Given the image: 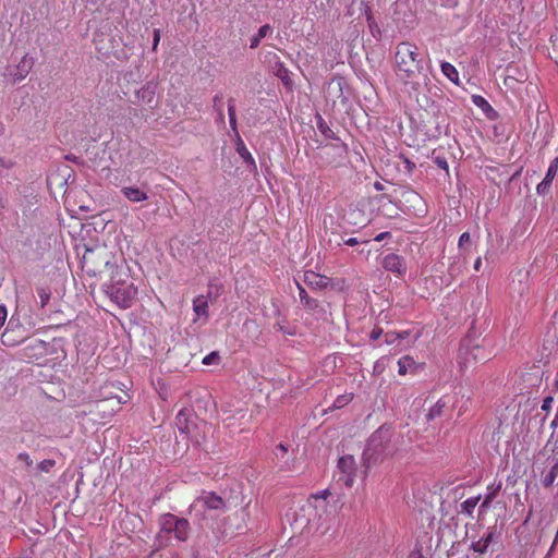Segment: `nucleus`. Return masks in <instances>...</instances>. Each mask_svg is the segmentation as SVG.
Returning <instances> with one entry per match:
<instances>
[{
    "label": "nucleus",
    "instance_id": "dca6fc26",
    "mask_svg": "<svg viewBox=\"0 0 558 558\" xmlns=\"http://www.w3.org/2000/svg\"><path fill=\"white\" fill-rule=\"evenodd\" d=\"M193 310L197 318L207 316L208 303L204 295H198L193 300Z\"/></svg>",
    "mask_w": 558,
    "mask_h": 558
},
{
    "label": "nucleus",
    "instance_id": "7c9ffc66",
    "mask_svg": "<svg viewBox=\"0 0 558 558\" xmlns=\"http://www.w3.org/2000/svg\"><path fill=\"white\" fill-rule=\"evenodd\" d=\"M54 466V461L53 460H44L39 463V469L44 472H49L51 468Z\"/></svg>",
    "mask_w": 558,
    "mask_h": 558
},
{
    "label": "nucleus",
    "instance_id": "79ce46f5",
    "mask_svg": "<svg viewBox=\"0 0 558 558\" xmlns=\"http://www.w3.org/2000/svg\"><path fill=\"white\" fill-rule=\"evenodd\" d=\"M461 272V266L457 267L456 265L449 266V274L454 277L458 276Z\"/></svg>",
    "mask_w": 558,
    "mask_h": 558
},
{
    "label": "nucleus",
    "instance_id": "b1692460",
    "mask_svg": "<svg viewBox=\"0 0 558 558\" xmlns=\"http://www.w3.org/2000/svg\"><path fill=\"white\" fill-rule=\"evenodd\" d=\"M480 501V496L477 497H470L468 499H465L462 504H461V508H462V512L469 514V515H472L475 507L477 506Z\"/></svg>",
    "mask_w": 558,
    "mask_h": 558
},
{
    "label": "nucleus",
    "instance_id": "1a4fd4ad",
    "mask_svg": "<svg viewBox=\"0 0 558 558\" xmlns=\"http://www.w3.org/2000/svg\"><path fill=\"white\" fill-rule=\"evenodd\" d=\"M383 267L391 272H395L399 276H403L405 274L407 267L403 258L398 254H388L383 259Z\"/></svg>",
    "mask_w": 558,
    "mask_h": 558
},
{
    "label": "nucleus",
    "instance_id": "3c124183",
    "mask_svg": "<svg viewBox=\"0 0 558 558\" xmlns=\"http://www.w3.org/2000/svg\"><path fill=\"white\" fill-rule=\"evenodd\" d=\"M277 448H278L279 450H281L283 453H286V452H287V450H288V449H287V447H286L284 445H282V444H280Z\"/></svg>",
    "mask_w": 558,
    "mask_h": 558
},
{
    "label": "nucleus",
    "instance_id": "37998d69",
    "mask_svg": "<svg viewBox=\"0 0 558 558\" xmlns=\"http://www.w3.org/2000/svg\"><path fill=\"white\" fill-rule=\"evenodd\" d=\"M402 335H395V333H387L386 335V342L387 343H393L396 339L402 338Z\"/></svg>",
    "mask_w": 558,
    "mask_h": 558
},
{
    "label": "nucleus",
    "instance_id": "72a5a7b5",
    "mask_svg": "<svg viewBox=\"0 0 558 558\" xmlns=\"http://www.w3.org/2000/svg\"><path fill=\"white\" fill-rule=\"evenodd\" d=\"M385 367V359L378 360L374 365V373L380 374Z\"/></svg>",
    "mask_w": 558,
    "mask_h": 558
},
{
    "label": "nucleus",
    "instance_id": "4468645a",
    "mask_svg": "<svg viewBox=\"0 0 558 558\" xmlns=\"http://www.w3.org/2000/svg\"><path fill=\"white\" fill-rule=\"evenodd\" d=\"M494 532L489 531L484 537L481 539L473 542L471 548L477 554H485L488 550L489 545L493 542Z\"/></svg>",
    "mask_w": 558,
    "mask_h": 558
},
{
    "label": "nucleus",
    "instance_id": "f3484780",
    "mask_svg": "<svg viewBox=\"0 0 558 558\" xmlns=\"http://www.w3.org/2000/svg\"><path fill=\"white\" fill-rule=\"evenodd\" d=\"M271 31L272 29H271V26L269 24L263 25L258 29V33L250 39V48L251 49H256L259 46L260 40L263 38H265L268 34H270Z\"/></svg>",
    "mask_w": 558,
    "mask_h": 558
},
{
    "label": "nucleus",
    "instance_id": "864d4df0",
    "mask_svg": "<svg viewBox=\"0 0 558 558\" xmlns=\"http://www.w3.org/2000/svg\"><path fill=\"white\" fill-rule=\"evenodd\" d=\"M219 114H220L221 118H223V113H222L221 108H219Z\"/></svg>",
    "mask_w": 558,
    "mask_h": 558
},
{
    "label": "nucleus",
    "instance_id": "412c9836",
    "mask_svg": "<svg viewBox=\"0 0 558 558\" xmlns=\"http://www.w3.org/2000/svg\"><path fill=\"white\" fill-rule=\"evenodd\" d=\"M558 476V460L551 465L548 473L543 477L542 483L545 487H550Z\"/></svg>",
    "mask_w": 558,
    "mask_h": 558
},
{
    "label": "nucleus",
    "instance_id": "c85d7f7f",
    "mask_svg": "<svg viewBox=\"0 0 558 558\" xmlns=\"http://www.w3.org/2000/svg\"><path fill=\"white\" fill-rule=\"evenodd\" d=\"M471 243V235L469 232H463L459 238V248L465 250V245Z\"/></svg>",
    "mask_w": 558,
    "mask_h": 558
},
{
    "label": "nucleus",
    "instance_id": "423d86ee",
    "mask_svg": "<svg viewBox=\"0 0 558 558\" xmlns=\"http://www.w3.org/2000/svg\"><path fill=\"white\" fill-rule=\"evenodd\" d=\"M83 268L89 275L96 276L100 274L110 263L109 254L106 251L86 250L83 255Z\"/></svg>",
    "mask_w": 558,
    "mask_h": 558
},
{
    "label": "nucleus",
    "instance_id": "9d476101",
    "mask_svg": "<svg viewBox=\"0 0 558 558\" xmlns=\"http://www.w3.org/2000/svg\"><path fill=\"white\" fill-rule=\"evenodd\" d=\"M33 65L34 59L28 54H24L12 73L13 82L16 83L23 81L32 70Z\"/></svg>",
    "mask_w": 558,
    "mask_h": 558
},
{
    "label": "nucleus",
    "instance_id": "c03bdc74",
    "mask_svg": "<svg viewBox=\"0 0 558 558\" xmlns=\"http://www.w3.org/2000/svg\"><path fill=\"white\" fill-rule=\"evenodd\" d=\"M17 458L19 460L24 461L28 465L32 464V460L27 453H20Z\"/></svg>",
    "mask_w": 558,
    "mask_h": 558
},
{
    "label": "nucleus",
    "instance_id": "a878e982",
    "mask_svg": "<svg viewBox=\"0 0 558 558\" xmlns=\"http://www.w3.org/2000/svg\"><path fill=\"white\" fill-rule=\"evenodd\" d=\"M228 114L231 129L233 131H236L235 106L233 99H230L228 102Z\"/></svg>",
    "mask_w": 558,
    "mask_h": 558
},
{
    "label": "nucleus",
    "instance_id": "4be33fe9",
    "mask_svg": "<svg viewBox=\"0 0 558 558\" xmlns=\"http://www.w3.org/2000/svg\"><path fill=\"white\" fill-rule=\"evenodd\" d=\"M338 468L343 473L354 472V459L352 456L341 457L338 461Z\"/></svg>",
    "mask_w": 558,
    "mask_h": 558
},
{
    "label": "nucleus",
    "instance_id": "f03ea898",
    "mask_svg": "<svg viewBox=\"0 0 558 558\" xmlns=\"http://www.w3.org/2000/svg\"><path fill=\"white\" fill-rule=\"evenodd\" d=\"M331 495L329 489L312 494L301 508V515L306 520L310 529L326 533L332 517V507L328 501Z\"/></svg>",
    "mask_w": 558,
    "mask_h": 558
},
{
    "label": "nucleus",
    "instance_id": "7ed1b4c3",
    "mask_svg": "<svg viewBox=\"0 0 558 558\" xmlns=\"http://www.w3.org/2000/svg\"><path fill=\"white\" fill-rule=\"evenodd\" d=\"M106 292L118 306L128 308L131 307L137 294V289L130 281V277L125 271L117 270L107 284Z\"/></svg>",
    "mask_w": 558,
    "mask_h": 558
},
{
    "label": "nucleus",
    "instance_id": "e433bc0d",
    "mask_svg": "<svg viewBox=\"0 0 558 558\" xmlns=\"http://www.w3.org/2000/svg\"><path fill=\"white\" fill-rule=\"evenodd\" d=\"M345 474H347V477L344 480L345 486L351 487L353 485V483H354V480H355L354 472H349V473H345Z\"/></svg>",
    "mask_w": 558,
    "mask_h": 558
},
{
    "label": "nucleus",
    "instance_id": "49530a36",
    "mask_svg": "<svg viewBox=\"0 0 558 558\" xmlns=\"http://www.w3.org/2000/svg\"><path fill=\"white\" fill-rule=\"evenodd\" d=\"M493 498H494V494H489V495H487V496L485 497V499H484L483 504L481 505V507H482V508H486V507H488V506H489V504L492 502Z\"/></svg>",
    "mask_w": 558,
    "mask_h": 558
},
{
    "label": "nucleus",
    "instance_id": "f704fd0d",
    "mask_svg": "<svg viewBox=\"0 0 558 558\" xmlns=\"http://www.w3.org/2000/svg\"><path fill=\"white\" fill-rule=\"evenodd\" d=\"M554 402L553 397H546L542 404V410L549 411L551 409V404Z\"/></svg>",
    "mask_w": 558,
    "mask_h": 558
},
{
    "label": "nucleus",
    "instance_id": "de8ad7c7",
    "mask_svg": "<svg viewBox=\"0 0 558 558\" xmlns=\"http://www.w3.org/2000/svg\"><path fill=\"white\" fill-rule=\"evenodd\" d=\"M482 267V258L481 257H477L474 262V270L475 271H478Z\"/></svg>",
    "mask_w": 558,
    "mask_h": 558
},
{
    "label": "nucleus",
    "instance_id": "2f4dec72",
    "mask_svg": "<svg viewBox=\"0 0 558 558\" xmlns=\"http://www.w3.org/2000/svg\"><path fill=\"white\" fill-rule=\"evenodd\" d=\"M550 181H547L546 179H544L538 185H537V193L538 194H544L550 186Z\"/></svg>",
    "mask_w": 558,
    "mask_h": 558
},
{
    "label": "nucleus",
    "instance_id": "20e7f679",
    "mask_svg": "<svg viewBox=\"0 0 558 558\" xmlns=\"http://www.w3.org/2000/svg\"><path fill=\"white\" fill-rule=\"evenodd\" d=\"M493 356V351L483 341L474 343L472 340H463L458 354V364L461 371H466L477 363H485Z\"/></svg>",
    "mask_w": 558,
    "mask_h": 558
},
{
    "label": "nucleus",
    "instance_id": "bb28decb",
    "mask_svg": "<svg viewBox=\"0 0 558 558\" xmlns=\"http://www.w3.org/2000/svg\"><path fill=\"white\" fill-rule=\"evenodd\" d=\"M557 170H558V157H556L554 160H551L544 179L551 182L557 174Z\"/></svg>",
    "mask_w": 558,
    "mask_h": 558
},
{
    "label": "nucleus",
    "instance_id": "09e8293b",
    "mask_svg": "<svg viewBox=\"0 0 558 558\" xmlns=\"http://www.w3.org/2000/svg\"><path fill=\"white\" fill-rule=\"evenodd\" d=\"M214 104H215V106L219 105L221 107V105H222V97L221 96H215Z\"/></svg>",
    "mask_w": 558,
    "mask_h": 558
},
{
    "label": "nucleus",
    "instance_id": "cd10ccee",
    "mask_svg": "<svg viewBox=\"0 0 558 558\" xmlns=\"http://www.w3.org/2000/svg\"><path fill=\"white\" fill-rule=\"evenodd\" d=\"M220 361V355L218 352L214 351V352H210L209 354H207L204 359H203V364L205 365H213V364H218Z\"/></svg>",
    "mask_w": 558,
    "mask_h": 558
},
{
    "label": "nucleus",
    "instance_id": "aec40b11",
    "mask_svg": "<svg viewBox=\"0 0 558 558\" xmlns=\"http://www.w3.org/2000/svg\"><path fill=\"white\" fill-rule=\"evenodd\" d=\"M125 401H122L120 397H110V398H106L104 400H100L97 402L96 407L98 410H104L105 409V405L107 403L110 404V410L111 412H116V411H119L120 408H121V404L124 403Z\"/></svg>",
    "mask_w": 558,
    "mask_h": 558
},
{
    "label": "nucleus",
    "instance_id": "6e6552de",
    "mask_svg": "<svg viewBox=\"0 0 558 558\" xmlns=\"http://www.w3.org/2000/svg\"><path fill=\"white\" fill-rule=\"evenodd\" d=\"M197 507L208 510H220L225 508L223 499L213 492L204 493L191 505V511Z\"/></svg>",
    "mask_w": 558,
    "mask_h": 558
},
{
    "label": "nucleus",
    "instance_id": "c756f323",
    "mask_svg": "<svg viewBox=\"0 0 558 558\" xmlns=\"http://www.w3.org/2000/svg\"><path fill=\"white\" fill-rule=\"evenodd\" d=\"M434 162L437 165L438 168L445 170L446 172L449 171V166L446 158L437 156L435 157Z\"/></svg>",
    "mask_w": 558,
    "mask_h": 558
},
{
    "label": "nucleus",
    "instance_id": "ddd939ff",
    "mask_svg": "<svg viewBox=\"0 0 558 558\" xmlns=\"http://www.w3.org/2000/svg\"><path fill=\"white\" fill-rule=\"evenodd\" d=\"M122 194L133 203H140L147 199V194L138 187L125 186L121 190Z\"/></svg>",
    "mask_w": 558,
    "mask_h": 558
},
{
    "label": "nucleus",
    "instance_id": "6ab92c4d",
    "mask_svg": "<svg viewBox=\"0 0 558 558\" xmlns=\"http://www.w3.org/2000/svg\"><path fill=\"white\" fill-rule=\"evenodd\" d=\"M300 301L308 311H315L318 307V301L308 296L306 290L299 287Z\"/></svg>",
    "mask_w": 558,
    "mask_h": 558
},
{
    "label": "nucleus",
    "instance_id": "0eeeda50",
    "mask_svg": "<svg viewBox=\"0 0 558 558\" xmlns=\"http://www.w3.org/2000/svg\"><path fill=\"white\" fill-rule=\"evenodd\" d=\"M48 354V343L40 339L28 341L20 351L21 360L37 363Z\"/></svg>",
    "mask_w": 558,
    "mask_h": 558
},
{
    "label": "nucleus",
    "instance_id": "a211bd4d",
    "mask_svg": "<svg viewBox=\"0 0 558 558\" xmlns=\"http://www.w3.org/2000/svg\"><path fill=\"white\" fill-rule=\"evenodd\" d=\"M440 69L442 74L454 84H459V73L457 69L449 62H441Z\"/></svg>",
    "mask_w": 558,
    "mask_h": 558
},
{
    "label": "nucleus",
    "instance_id": "5701e85b",
    "mask_svg": "<svg viewBox=\"0 0 558 558\" xmlns=\"http://www.w3.org/2000/svg\"><path fill=\"white\" fill-rule=\"evenodd\" d=\"M353 398H354V395L352 392H347V393L338 396L332 403V409L344 408L353 400Z\"/></svg>",
    "mask_w": 558,
    "mask_h": 558
},
{
    "label": "nucleus",
    "instance_id": "c9c22d12",
    "mask_svg": "<svg viewBox=\"0 0 558 558\" xmlns=\"http://www.w3.org/2000/svg\"><path fill=\"white\" fill-rule=\"evenodd\" d=\"M381 335H383V329H381V328H379V327H376V328H374V329L372 330V332H371V335H369V338H371L372 340H377V339H379V338L381 337Z\"/></svg>",
    "mask_w": 558,
    "mask_h": 558
},
{
    "label": "nucleus",
    "instance_id": "603ef678",
    "mask_svg": "<svg viewBox=\"0 0 558 558\" xmlns=\"http://www.w3.org/2000/svg\"><path fill=\"white\" fill-rule=\"evenodd\" d=\"M183 416V411H180L179 414L177 415V421H178V424L181 423V418Z\"/></svg>",
    "mask_w": 558,
    "mask_h": 558
},
{
    "label": "nucleus",
    "instance_id": "39448f33",
    "mask_svg": "<svg viewBox=\"0 0 558 558\" xmlns=\"http://www.w3.org/2000/svg\"><path fill=\"white\" fill-rule=\"evenodd\" d=\"M161 531L173 534L180 542H185L190 535V523L186 519L178 518L172 513H165L160 518Z\"/></svg>",
    "mask_w": 558,
    "mask_h": 558
},
{
    "label": "nucleus",
    "instance_id": "4c0bfd02",
    "mask_svg": "<svg viewBox=\"0 0 558 558\" xmlns=\"http://www.w3.org/2000/svg\"><path fill=\"white\" fill-rule=\"evenodd\" d=\"M160 41V29L154 31L153 50H156Z\"/></svg>",
    "mask_w": 558,
    "mask_h": 558
},
{
    "label": "nucleus",
    "instance_id": "473e14b6",
    "mask_svg": "<svg viewBox=\"0 0 558 558\" xmlns=\"http://www.w3.org/2000/svg\"><path fill=\"white\" fill-rule=\"evenodd\" d=\"M473 102L478 106V107H483V106H489L488 102L485 100V98H483L482 96L480 95H474L473 96Z\"/></svg>",
    "mask_w": 558,
    "mask_h": 558
},
{
    "label": "nucleus",
    "instance_id": "f257e3e1",
    "mask_svg": "<svg viewBox=\"0 0 558 558\" xmlns=\"http://www.w3.org/2000/svg\"><path fill=\"white\" fill-rule=\"evenodd\" d=\"M395 73L409 90L418 92L421 78H426L424 60L418 47L410 41H401L396 46Z\"/></svg>",
    "mask_w": 558,
    "mask_h": 558
},
{
    "label": "nucleus",
    "instance_id": "8fccbe9b",
    "mask_svg": "<svg viewBox=\"0 0 558 558\" xmlns=\"http://www.w3.org/2000/svg\"><path fill=\"white\" fill-rule=\"evenodd\" d=\"M374 186H375V189H376L377 191H381V190L384 189V186H383V185H381V183H379V182H376V183L374 184Z\"/></svg>",
    "mask_w": 558,
    "mask_h": 558
},
{
    "label": "nucleus",
    "instance_id": "393cba45",
    "mask_svg": "<svg viewBox=\"0 0 558 558\" xmlns=\"http://www.w3.org/2000/svg\"><path fill=\"white\" fill-rule=\"evenodd\" d=\"M316 124H317V129L325 137H328V138L333 137L332 130L328 126V124L326 123V121L323 119L322 116H317Z\"/></svg>",
    "mask_w": 558,
    "mask_h": 558
},
{
    "label": "nucleus",
    "instance_id": "2eb2a0df",
    "mask_svg": "<svg viewBox=\"0 0 558 558\" xmlns=\"http://www.w3.org/2000/svg\"><path fill=\"white\" fill-rule=\"evenodd\" d=\"M446 407H447L446 399L445 398L438 399V401L433 407L429 408V410L426 414V420L433 421L437 417L442 416L444 410Z\"/></svg>",
    "mask_w": 558,
    "mask_h": 558
},
{
    "label": "nucleus",
    "instance_id": "f8f14e48",
    "mask_svg": "<svg viewBox=\"0 0 558 558\" xmlns=\"http://www.w3.org/2000/svg\"><path fill=\"white\" fill-rule=\"evenodd\" d=\"M156 86L148 83L136 92V97L144 104L150 105L155 100Z\"/></svg>",
    "mask_w": 558,
    "mask_h": 558
},
{
    "label": "nucleus",
    "instance_id": "a18cd8bd",
    "mask_svg": "<svg viewBox=\"0 0 558 558\" xmlns=\"http://www.w3.org/2000/svg\"><path fill=\"white\" fill-rule=\"evenodd\" d=\"M343 244L349 245V246H354V245L359 244V240L356 238H349L347 240H343Z\"/></svg>",
    "mask_w": 558,
    "mask_h": 558
},
{
    "label": "nucleus",
    "instance_id": "9b49d317",
    "mask_svg": "<svg viewBox=\"0 0 558 558\" xmlns=\"http://www.w3.org/2000/svg\"><path fill=\"white\" fill-rule=\"evenodd\" d=\"M417 368L416 362L410 355H404L398 361V373L401 376L407 375L408 373H413Z\"/></svg>",
    "mask_w": 558,
    "mask_h": 558
},
{
    "label": "nucleus",
    "instance_id": "a19ab883",
    "mask_svg": "<svg viewBox=\"0 0 558 558\" xmlns=\"http://www.w3.org/2000/svg\"><path fill=\"white\" fill-rule=\"evenodd\" d=\"M7 319V310L4 306H0V327H2Z\"/></svg>",
    "mask_w": 558,
    "mask_h": 558
},
{
    "label": "nucleus",
    "instance_id": "58836bf2",
    "mask_svg": "<svg viewBox=\"0 0 558 558\" xmlns=\"http://www.w3.org/2000/svg\"><path fill=\"white\" fill-rule=\"evenodd\" d=\"M239 153L241 154V156L247 160V161H251L253 162V158L251 156V154L246 150V148L244 146H242V148H239Z\"/></svg>",
    "mask_w": 558,
    "mask_h": 558
},
{
    "label": "nucleus",
    "instance_id": "ea45409f",
    "mask_svg": "<svg viewBox=\"0 0 558 558\" xmlns=\"http://www.w3.org/2000/svg\"><path fill=\"white\" fill-rule=\"evenodd\" d=\"M391 236V233L388 232V231H385V232H381L379 234H377L374 240L377 241V242H381L386 239H389Z\"/></svg>",
    "mask_w": 558,
    "mask_h": 558
}]
</instances>
